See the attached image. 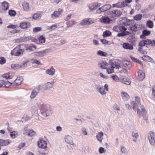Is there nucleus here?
<instances>
[{
    "mask_svg": "<svg viewBox=\"0 0 155 155\" xmlns=\"http://www.w3.org/2000/svg\"><path fill=\"white\" fill-rule=\"evenodd\" d=\"M131 104L133 106V109L137 110L139 117H141L142 114L144 120H147L148 119L145 109L144 106L141 104L140 98L139 97H136L134 100L131 102Z\"/></svg>",
    "mask_w": 155,
    "mask_h": 155,
    "instance_id": "f257e3e1",
    "label": "nucleus"
},
{
    "mask_svg": "<svg viewBox=\"0 0 155 155\" xmlns=\"http://www.w3.org/2000/svg\"><path fill=\"white\" fill-rule=\"evenodd\" d=\"M37 105L40 110V113H38V115L43 116L45 117L49 116L51 113L50 107L49 105L46 104L41 101H38Z\"/></svg>",
    "mask_w": 155,
    "mask_h": 155,
    "instance_id": "f03ea898",
    "label": "nucleus"
},
{
    "mask_svg": "<svg viewBox=\"0 0 155 155\" xmlns=\"http://www.w3.org/2000/svg\"><path fill=\"white\" fill-rule=\"evenodd\" d=\"M23 46V45H20L17 46L16 48H15L11 51V54L12 55L16 56H20L22 55L25 50L24 49L20 48H21V47Z\"/></svg>",
    "mask_w": 155,
    "mask_h": 155,
    "instance_id": "7ed1b4c3",
    "label": "nucleus"
},
{
    "mask_svg": "<svg viewBox=\"0 0 155 155\" xmlns=\"http://www.w3.org/2000/svg\"><path fill=\"white\" fill-rule=\"evenodd\" d=\"M155 134L154 132H150L148 134V139L150 144L153 145L155 143Z\"/></svg>",
    "mask_w": 155,
    "mask_h": 155,
    "instance_id": "20e7f679",
    "label": "nucleus"
},
{
    "mask_svg": "<svg viewBox=\"0 0 155 155\" xmlns=\"http://www.w3.org/2000/svg\"><path fill=\"white\" fill-rule=\"evenodd\" d=\"M96 89L97 91L102 95H104L106 94V92L102 86L97 85L96 86Z\"/></svg>",
    "mask_w": 155,
    "mask_h": 155,
    "instance_id": "39448f33",
    "label": "nucleus"
},
{
    "mask_svg": "<svg viewBox=\"0 0 155 155\" xmlns=\"http://www.w3.org/2000/svg\"><path fill=\"white\" fill-rule=\"evenodd\" d=\"M126 30L127 28L124 26H115L113 28V30L117 32L126 31Z\"/></svg>",
    "mask_w": 155,
    "mask_h": 155,
    "instance_id": "423d86ee",
    "label": "nucleus"
},
{
    "mask_svg": "<svg viewBox=\"0 0 155 155\" xmlns=\"http://www.w3.org/2000/svg\"><path fill=\"white\" fill-rule=\"evenodd\" d=\"M49 50L48 49H46L45 50H43L38 52H35L33 54L34 55L36 56L42 57L47 53L48 52Z\"/></svg>",
    "mask_w": 155,
    "mask_h": 155,
    "instance_id": "0eeeda50",
    "label": "nucleus"
},
{
    "mask_svg": "<svg viewBox=\"0 0 155 155\" xmlns=\"http://www.w3.org/2000/svg\"><path fill=\"white\" fill-rule=\"evenodd\" d=\"M110 14L113 17L120 16L122 14V12L119 10H113L110 12Z\"/></svg>",
    "mask_w": 155,
    "mask_h": 155,
    "instance_id": "6e6552de",
    "label": "nucleus"
},
{
    "mask_svg": "<svg viewBox=\"0 0 155 155\" xmlns=\"http://www.w3.org/2000/svg\"><path fill=\"white\" fill-rule=\"evenodd\" d=\"M98 66L102 69H106L108 66V64L105 61H100L98 63Z\"/></svg>",
    "mask_w": 155,
    "mask_h": 155,
    "instance_id": "1a4fd4ad",
    "label": "nucleus"
},
{
    "mask_svg": "<svg viewBox=\"0 0 155 155\" xmlns=\"http://www.w3.org/2000/svg\"><path fill=\"white\" fill-rule=\"evenodd\" d=\"M65 140L66 143L70 145H73L74 143L73 142L72 137L69 135H67L65 137Z\"/></svg>",
    "mask_w": 155,
    "mask_h": 155,
    "instance_id": "9d476101",
    "label": "nucleus"
},
{
    "mask_svg": "<svg viewBox=\"0 0 155 155\" xmlns=\"http://www.w3.org/2000/svg\"><path fill=\"white\" fill-rule=\"evenodd\" d=\"M12 141L10 140H3L0 139V145L2 146H6L11 143Z\"/></svg>",
    "mask_w": 155,
    "mask_h": 155,
    "instance_id": "9b49d317",
    "label": "nucleus"
},
{
    "mask_svg": "<svg viewBox=\"0 0 155 155\" xmlns=\"http://www.w3.org/2000/svg\"><path fill=\"white\" fill-rule=\"evenodd\" d=\"M38 145L40 148L45 149L47 147V143L45 141L41 140L38 142Z\"/></svg>",
    "mask_w": 155,
    "mask_h": 155,
    "instance_id": "f8f14e48",
    "label": "nucleus"
},
{
    "mask_svg": "<svg viewBox=\"0 0 155 155\" xmlns=\"http://www.w3.org/2000/svg\"><path fill=\"white\" fill-rule=\"evenodd\" d=\"M110 21L109 18L106 16H102L100 19L101 22L105 24H109Z\"/></svg>",
    "mask_w": 155,
    "mask_h": 155,
    "instance_id": "ddd939ff",
    "label": "nucleus"
},
{
    "mask_svg": "<svg viewBox=\"0 0 155 155\" xmlns=\"http://www.w3.org/2000/svg\"><path fill=\"white\" fill-rule=\"evenodd\" d=\"M1 5L3 11L8 10L9 6V3L5 1L3 2L2 3Z\"/></svg>",
    "mask_w": 155,
    "mask_h": 155,
    "instance_id": "4468645a",
    "label": "nucleus"
},
{
    "mask_svg": "<svg viewBox=\"0 0 155 155\" xmlns=\"http://www.w3.org/2000/svg\"><path fill=\"white\" fill-rule=\"evenodd\" d=\"M20 27L22 29L26 28L30 26V24L29 22L24 21L20 23Z\"/></svg>",
    "mask_w": 155,
    "mask_h": 155,
    "instance_id": "2eb2a0df",
    "label": "nucleus"
},
{
    "mask_svg": "<svg viewBox=\"0 0 155 155\" xmlns=\"http://www.w3.org/2000/svg\"><path fill=\"white\" fill-rule=\"evenodd\" d=\"M55 72V69L53 68V66H51L50 69H48L46 70V73L50 75H54Z\"/></svg>",
    "mask_w": 155,
    "mask_h": 155,
    "instance_id": "dca6fc26",
    "label": "nucleus"
},
{
    "mask_svg": "<svg viewBox=\"0 0 155 155\" xmlns=\"http://www.w3.org/2000/svg\"><path fill=\"white\" fill-rule=\"evenodd\" d=\"M62 10L61 9H59L58 11H54V13L51 15V17L53 18H55L58 17L60 15L61 13Z\"/></svg>",
    "mask_w": 155,
    "mask_h": 155,
    "instance_id": "f3484780",
    "label": "nucleus"
},
{
    "mask_svg": "<svg viewBox=\"0 0 155 155\" xmlns=\"http://www.w3.org/2000/svg\"><path fill=\"white\" fill-rule=\"evenodd\" d=\"M54 83L53 82H50L44 84L43 86V88L44 90L52 88Z\"/></svg>",
    "mask_w": 155,
    "mask_h": 155,
    "instance_id": "a211bd4d",
    "label": "nucleus"
},
{
    "mask_svg": "<svg viewBox=\"0 0 155 155\" xmlns=\"http://www.w3.org/2000/svg\"><path fill=\"white\" fill-rule=\"evenodd\" d=\"M150 33V31L144 30L143 31L142 35L140 36V38L143 39H145L146 38L145 36L149 35Z\"/></svg>",
    "mask_w": 155,
    "mask_h": 155,
    "instance_id": "6ab92c4d",
    "label": "nucleus"
},
{
    "mask_svg": "<svg viewBox=\"0 0 155 155\" xmlns=\"http://www.w3.org/2000/svg\"><path fill=\"white\" fill-rule=\"evenodd\" d=\"M138 45L139 47L138 48V51H139L142 52L143 50V47L145 46L144 40H143L140 41L138 44Z\"/></svg>",
    "mask_w": 155,
    "mask_h": 155,
    "instance_id": "aec40b11",
    "label": "nucleus"
},
{
    "mask_svg": "<svg viewBox=\"0 0 155 155\" xmlns=\"http://www.w3.org/2000/svg\"><path fill=\"white\" fill-rule=\"evenodd\" d=\"M138 77L139 80L142 81L145 77V73L141 70L139 71L138 72Z\"/></svg>",
    "mask_w": 155,
    "mask_h": 155,
    "instance_id": "412c9836",
    "label": "nucleus"
},
{
    "mask_svg": "<svg viewBox=\"0 0 155 155\" xmlns=\"http://www.w3.org/2000/svg\"><path fill=\"white\" fill-rule=\"evenodd\" d=\"M121 97L124 101H127L130 98L129 95L126 92H122L121 94Z\"/></svg>",
    "mask_w": 155,
    "mask_h": 155,
    "instance_id": "4be33fe9",
    "label": "nucleus"
},
{
    "mask_svg": "<svg viewBox=\"0 0 155 155\" xmlns=\"http://www.w3.org/2000/svg\"><path fill=\"white\" fill-rule=\"evenodd\" d=\"M22 5L24 10L25 11H28L29 8V5L27 2H24L22 3Z\"/></svg>",
    "mask_w": 155,
    "mask_h": 155,
    "instance_id": "5701e85b",
    "label": "nucleus"
},
{
    "mask_svg": "<svg viewBox=\"0 0 155 155\" xmlns=\"http://www.w3.org/2000/svg\"><path fill=\"white\" fill-rule=\"evenodd\" d=\"M121 82L127 85H129L130 84L131 81L129 79L126 77H125L124 78L122 79Z\"/></svg>",
    "mask_w": 155,
    "mask_h": 155,
    "instance_id": "b1692460",
    "label": "nucleus"
},
{
    "mask_svg": "<svg viewBox=\"0 0 155 155\" xmlns=\"http://www.w3.org/2000/svg\"><path fill=\"white\" fill-rule=\"evenodd\" d=\"M122 64L126 68H127L129 69H130L132 66L131 63L129 61H123Z\"/></svg>",
    "mask_w": 155,
    "mask_h": 155,
    "instance_id": "393cba45",
    "label": "nucleus"
},
{
    "mask_svg": "<svg viewBox=\"0 0 155 155\" xmlns=\"http://www.w3.org/2000/svg\"><path fill=\"white\" fill-rule=\"evenodd\" d=\"M39 92V89H34L32 91L30 97L31 98H34L37 95V94Z\"/></svg>",
    "mask_w": 155,
    "mask_h": 155,
    "instance_id": "a878e982",
    "label": "nucleus"
},
{
    "mask_svg": "<svg viewBox=\"0 0 155 155\" xmlns=\"http://www.w3.org/2000/svg\"><path fill=\"white\" fill-rule=\"evenodd\" d=\"M22 80V78L21 77H19L14 81V82L16 85H19L21 84Z\"/></svg>",
    "mask_w": 155,
    "mask_h": 155,
    "instance_id": "bb28decb",
    "label": "nucleus"
},
{
    "mask_svg": "<svg viewBox=\"0 0 155 155\" xmlns=\"http://www.w3.org/2000/svg\"><path fill=\"white\" fill-rule=\"evenodd\" d=\"M103 133L100 132L96 135V137L97 140L100 142H101L103 139Z\"/></svg>",
    "mask_w": 155,
    "mask_h": 155,
    "instance_id": "cd10ccee",
    "label": "nucleus"
},
{
    "mask_svg": "<svg viewBox=\"0 0 155 155\" xmlns=\"http://www.w3.org/2000/svg\"><path fill=\"white\" fill-rule=\"evenodd\" d=\"M123 47L126 49L130 50L133 49V47L132 45L127 43H124L123 44Z\"/></svg>",
    "mask_w": 155,
    "mask_h": 155,
    "instance_id": "c85d7f7f",
    "label": "nucleus"
},
{
    "mask_svg": "<svg viewBox=\"0 0 155 155\" xmlns=\"http://www.w3.org/2000/svg\"><path fill=\"white\" fill-rule=\"evenodd\" d=\"M131 136H132V139L133 140L136 142L137 141V138L139 137V135L137 133H134L132 132L131 133Z\"/></svg>",
    "mask_w": 155,
    "mask_h": 155,
    "instance_id": "c756f323",
    "label": "nucleus"
},
{
    "mask_svg": "<svg viewBox=\"0 0 155 155\" xmlns=\"http://www.w3.org/2000/svg\"><path fill=\"white\" fill-rule=\"evenodd\" d=\"M37 48V47L35 45H32L31 46H28L26 48V50L29 51H33Z\"/></svg>",
    "mask_w": 155,
    "mask_h": 155,
    "instance_id": "7c9ffc66",
    "label": "nucleus"
},
{
    "mask_svg": "<svg viewBox=\"0 0 155 155\" xmlns=\"http://www.w3.org/2000/svg\"><path fill=\"white\" fill-rule=\"evenodd\" d=\"M111 66L113 68V69L114 68L118 69L120 68L119 64L118 62L115 61H114L111 63Z\"/></svg>",
    "mask_w": 155,
    "mask_h": 155,
    "instance_id": "2f4dec72",
    "label": "nucleus"
},
{
    "mask_svg": "<svg viewBox=\"0 0 155 155\" xmlns=\"http://www.w3.org/2000/svg\"><path fill=\"white\" fill-rule=\"evenodd\" d=\"M143 40L144 41L146 47L149 48V50L150 48V46H148V45H150L152 43V41L148 39Z\"/></svg>",
    "mask_w": 155,
    "mask_h": 155,
    "instance_id": "473e14b6",
    "label": "nucleus"
},
{
    "mask_svg": "<svg viewBox=\"0 0 155 155\" xmlns=\"http://www.w3.org/2000/svg\"><path fill=\"white\" fill-rule=\"evenodd\" d=\"M97 54L98 55L103 57H106L107 55V53L104 52L101 50H99L97 52Z\"/></svg>",
    "mask_w": 155,
    "mask_h": 155,
    "instance_id": "72a5a7b5",
    "label": "nucleus"
},
{
    "mask_svg": "<svg viewBox=\"0 0 155 155\" xmlns=\"http://www.w3.org/2000/svg\"><path fill=\"white\" fill-rule=\"evenodd\" d=\"M111 7V5L110 4H107L104 5L102 7V9H103L104 12L106 11L110 8Z\"/></svg>",
    "mask_w": 155,
    "mask_h": 155,
    "instance_id": "f704fd0d",
    "label": "nucleus"
},
{
    "mask_svg": "<svg viewBox=\"0 0 155 155\" xmlns=\"http://www.w3.org/2000/svg\"><path fill=\"white\" fill-rule=\"evenodd\" d=\"M76 23V21H69L67 22V27H71Z\"/></svg>",
    "mask_w": 155,
    "mask_h": 155,
    "instance_id": "c9c22d12",
    "label": "nucleus"
},
{
    "mask_svg": "<svg viewBox=\"0 0 155 155\" xmlns=\"http://www.w3.org/2000/svg\"><path fill=\"white\" fill-rule=\"evenodd\" d=\"M41 14L39 13H36L34 15L33 18L35 19L38 20L41 18Z\"/></svg>",
    "mask_w": 155,
    "mask_h": 155,
    "instance_id": "e433bc0d",
    "label": "nucleus"
},
{
    "mask_svg": "<svg viewBox=\"0 0 155 155\" xmlns=\"http://www.w3.org/2000/svg\"><path fill=\"white\" fill-rule=\"evenodd\" d=\"M11 67L12 68L14 69H18L21 68L20 65L19 64H12Z\"/></svg>",
    "mask_w": 155,
    "mask_h": 155,
    "instance_id": "4c0bfd02",
    "label": "nucleus"
},
{
    "mask_svg": "<svg viewBox=\"0 0 155 155\" xmlns=\"http://www.w3.org/2000/svg\"><path fill=\"white\" fill-rule=\"evenodd\" d=\"M111 35V32L109 31H106L103 32V36L104 37H107Z\"/></svg>",
    "mask_w": 155,
    "mask_h": 155,
    "instance_id": "58836bf2",
    "label": "nucleus"
},
{
    "mask_svg": "<svg viewBox=\"0 0 155 155\" xmlns=\"http://www.w3.org/2000/svg\"><path fill=\"white\" fill-rule=\"evenodd\" d=\"M12 84V83L10 82L9 81H4V83L3 85V87H5L6 88H8Z\"/></svg>",
    "mask_w": 155,
    "mask_h": 155,
    "instance_id": "ea45409f",
    "label": "nucleus"
},
{
    "mask_svg": "<svg viewBox=\"0 0 155 155\" xmlns=\"http://www.w3.org/2000/svg\"><path fill=\"white\" fill-rule=\"evenodd\" d=\"M128 3L125 0L123 1V2H121V4L120 6H117V7L118 8H121L122 7H124L125 6H126L128 5Z\"/></svg>",
    "mask_w": 155,
    "mask_h": 155,
    "instance_id": "a19ab883",
    "label": "nucleus"
},
{
    "mask_svg": "<svg viewBox=\"0 0 155 155\" xmlns=\"http://www.w3.org/2000/svg\"><path fill=\"white\" fill-rule=\"evenodd\" d=\"M147 26L149 28H151L153 27V23L152 21L149 20L147 21Z\"/></svg>",
    "mask_w": 155,
    "mask_h": 155,
    "instance_id": "79ce46f5",
    "label": "nucleus"
},
{
    "mask_svg": "<svg viewBox=\"0 0 155 155\" xmlns=\"http://www.w3.org/2000/svg\"><path fill=\"white\" fill-rule=\"evenodd\" d=\"M28 135L30 137H32L36 135V133L32 130H30L28 133Z\"/></svg>",
    "mask_w": 155,
    "mask_h": 155,
    "instance_id": "37998d69",
    "label": "nucleus"
},
{
    "mask_svg": "<svg viewBox=\"0 0 155 155\" xmlns=\"http://www.w3.org/2000/svg\"><path fill=\"white\" fill-rule=\"evenodd\" d=\"M142 17V15L141 14L137 15L134 17V19L137 21L140 20L141 19Z\"/></svg>",
    "mask_w": 155,
    "mask_h": 155,
    "instance_id": "c03bdc74",
    "label": "nucleus"
},
{
    "mask_svg": "<svg viewBox=\"0 0 155 155\" xmlns=\"http://www.w3.org/2000/svg\"><path fill=\"white\" fill-rule=\"evenodd\" d=\"M32 63H36L38 65H42V64L41 63L40 61L35 59H33L31 60Z\"/></svg>",
    "mask_w": 155,
    "mask_h": 155,
    "instance_id": "a18cd8bd",
    "label": "nucleus"
},
{
    "mask_svg": "<svg viewBox=\"0 0 155 155\" xmlns=\"http://www.w3.org/2000/svg\"><path fill=\"white\" fill-rule=\"evenodd\" d=\"M88 24L87 19H84L80 23L81 25H88Z\"/></svg>",
    "mask_w": 155,
    "mask_h": 155,
    "instance_id": "49530a36",
    "label": "nucleus"
},
{
    "mask_svg": "<svg viewBox=\"0 0 155 155\" xmlns=\"http://www.w3.org/2000/svg\"><path fill=\"white\" fill-rule=\"evenodd\" d=\"M9 14L11 16H14L16 14V12L14 10H10L8 12Z\"/></svg>",
    "mask_w": 155,
    "mask_h": 155,
    "instance_id": "de8ad7c7",
    "label": "nucleus"
},
{
    "mask_svg": "<svg viewBox=\"0 0 155 155\" xmlns=\"http://www.w3.org/2000/svg\"><path fill=\"white\" fill-rule=\"evenodd\" d=\"M107 71L108 74H111L114 72V69L111 66L110 68H107Z\"/></svg>",
    "mask_w": 155,
    "mask_h": 155,
    "instance_id": "09e8293b",
    "label": "nucleus"
},
{
    "mask_svg": "<svg viewBox=\"0 0 155 155\" xmlns=\"http://www.w3.org/2000/svg\"><path fill=\"white\" fill-rule=\"evenodd\" d=\"M137 27L135 24L132 25L130 27V29L132 31H136L137 30Z\"/></svg>",
    "mask_w": 155,
    "mask_h": 155,
    "instance_id": "8fccbe9b",
    "label": "nucleus"
},
{
    "mask_svg": "<svg viewBox=\"0 0 155 155\" xmlns=\"http://www.w3.org/2000/svg\"><path fill=\"white\" fill-rule=\"evenodd\" d=\"M39 40L41 43H44L45 42V39L43 36H41L39 38Z\"/></svg>",
    "mask_w": 155,
    "mask_h": 155,
    "instance_id": "3c124183",
    "label": "nucleus"
},
{
    "mask_svg": "<svg viewBox=\"0 0 155 155\" xmlns=\"http://www.w3.org/2000/svg\"><path fill=\"white\" fill-rule=\"evenodd\" d=\"M6 62V59L3 57L0 58V64H3Z\"/></svg>",
    "mask_w": 155,
    "mask_h": 155,
    "instance_id": "603ef678",
    "label": "nucleus"
},
{
    "mask_svg": "<svg viewBox=\"0 0 155 155\" xmlns=\"http://www.w3.org/2000/svg\"><path fill=\"white\" fill-rule=\"evenodd\" d=\"M29 62V61H23L22 63L20 65L21 68H24L26 67L28 64V63Z\"/></svg>",
    "mask_w": 155,
    "mask_h": 155,
    "instance_id": "864d4df0",
    "label": "nucleus"
},
{
    "mask_svg": "<svg viewBox=\"0 0 155 155\" xmlns=\"http://www.w3.org/2000/svg\"><path fill=\"white\" fill-rule=\"evenodd\" d=\"M121 151L124 154H126L127 153V150L125 147L122 146L121 148Z\"/></svg>",
    "mask_w": 155,
    "mask_h": 155,
    "instance_id": "5fc2aeb1",
    "label": "nucleus"
},
{
    "mask_svg": "<svg viewBox=\"0 0 155 155\" xmlns=\"http://www.w3.org/2000/svg\"><path fill=\"white\" fill-rule=\"evenodd\" d=\"M41 30V27H37L34 28L33 30V32L35 33Z\"/></svg>",
    "mask_w": 155,
    "mask_h": 155,
    "instance_id": "6e6d98bb",
    "label": "nucleus"
},
{
    "mask_svg": "<svg viewBox=\"0 0 155 155\" xmlns=\"http://www.w3.org/2000/svg\"><path fill=\"white\" fill-rule=\"evenodd\" d=\"M82 150L86 153L89 151V147L87 146H84L82 147Z\"/></svg>",
    "mask_w": 155,
    "mask_h": 155,
    "instance_id": "4d7b16f0",
    "label": "nucleus"
},
{
    "mask_svg": "<svg viewBox=\"0 0 155 155\" xmlns=\"http://www.w3.org/2000/svg\"><path fill=\"white\" fill-rule=\"evenodd\" d=\"M16 132L15 131H13L10 132V135L12 138H15L16 137L15 134Z\"/></svg>",
    "mask_w": 155,
    "mask_h": 155,
    "instance_id": "13d9d810",
    "label": "nucleus"
},
{
    "mask_svg": "<svg viewBox=\"0 0 155 155\" xmlns=\"http://www.w3.org/2000/svg\"><path fill=\"white\" fill-rule=\"evenodd\" d=\"M48 153V149H46L44 152H40L39 155H46Z\"/></svg>",
    "mask_w": 155,
    "mask_h": 155,
    "instance_id": "bf43d9fd",
    "label": "nucleus"
},
{
    "mask_svg": "<svg viewBox=\"0 0 155 155\" xmlns=\"http://www.w3.org/2000/svg\"><path fill=\"white\" fill-rule=\"evenodd\" d=\"M99 152L100 153H104L105 152L104 149L102 147H101L99 149Z\"/></svg>",
    "mask_w": 155,
    "mask_h": 155,
    "instance_id": "052dcab7",
    "label": "nucleus"
},
{
    "mask_svg": "<svg viewBox=\"0 0 155 155\" xmlns=\"http://www.w3.org/2000/svg\"><path fill=\"white\" fill-rule=\"evenodd\" d=\"M113 108L115 110L117 111L120 110V107L117 104H115L113 106Z\"/></svg>",
    "mask_w": 155,
    "mask_h": 155,
    "instance_id": "680f3d73",
    "label": "nucleus"
},
{
    "mask_svg": "<svg viewBox=\"0 0 155 155\" xmlns=\"http://www.w3.org/2000/svg\"><path fill=\"white\" fill-rule=\"evenodd\" d=\"M22 119L25 120H28L30 119V117L28 115L25 114L24 115Z\"/></svg>",
    "mask_w": 155,
    "mask_h": 155,
    "instance_id": "e2e57ef3",
    "label": "nucleus"
},
{
    "mask_svg": "<svg viewBox=\"0 0 155 155\" xmlns=\"http://www.w3.org/2000/svg\"><path fill=\"white\" fill-rule=\"evenodd\" d=\"M17 27V26L16 25H10L7 26L8 28H11L12 29H15Z\"/></svg>",
    "mask_w": 155,
    "mask_h": 155,
    "instance_id": "0e129e2a",
    "label": "nucleus"
},
{
    "mask_svg": "<svg viewBox=\"0 0 155 155\" xmlns=\"http://www.w3.org/2000/svg\"><path fill=\"white\" fill-rule=\"evenodd\" d=\"M152 96L154 97H155V85L153 86L152 88Z\"/></svg>",
    "mask_w": 155,
    "mask_h": 155,
    "instance_id": "69168bd1",
    "label": "nucleus"
},
{
    "mask_svg": "<svg viewBox=\"0 0 155 155\" xmlns=\"http://www.w3.org/2000/svg\"><path fill=\"white\" fill-rule=\"evenodd\" d=\"M8 74H9V79L12 78L15 76V74L13 73L9 72Z\"/></svg>",
    "mask_w": 155,
    "mask_h": 155,
    "instance_id": "338daca9",
    "label": "nucleus"
},
{
    "mask_svg": "<svg viewBox=\"0 0 155 155\" xmlns=\"http://www.w3.org/2000/svg\"><path fill=\"white\" fill-rule=\"evenodd\" d=\"M93 44L95 45H97L99 44L98 41L95 39H94L93 41Z\"/></svg>",
    "mask_w": 155,
    "mask_h": 155,
    "instance_id": "774afa93",
    "label": "nucleus"
}]
</instances>
